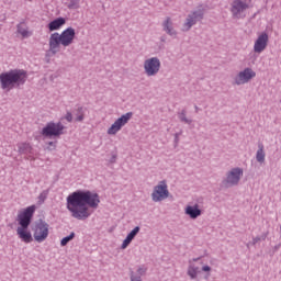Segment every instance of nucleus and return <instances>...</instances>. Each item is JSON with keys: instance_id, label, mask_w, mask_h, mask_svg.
<instances>
[{"instance_id": "f704fd0d", "label": "nucleus", "mask_w": 281, "mask_h": 281, "mask_svg": "<svg viewBox=\"0 0 281 281\" xmlns=\"http://www.w3.org/2000/svg\"><path fill=\"white\" fill-rule=\"evenodd\" d=\"M199 260H201V257L193 258V259H191L190 261L193 263V262H199Z\"/></svg>"}, {"instance_id": "e433bc0d", "label": "nucleus", "mask_w": 281, "mask_h": 281, "mask_svg": "<svg viewBox=\"0 0 281 281\" xmlns=\"http://www.w3.org/2000/svg\"><path fill=\"white\" fill-rule=\"evenodd\" d=\"M195 111L199 112V106L195 105Z\"/></svg>"}, {"instance_id": "f8f14e48", "label": "nucleus", "mask_w": 281, "mask_h": 281, "mask_svg": "<svg viewBox=\"0 0 281 281\" xmlns=\"http://www.w3.org/2000/svg\"><path fill=\"white\" fill-rule=\"evenodd\" d=\"M47 236H49V224L41 221L35 225L33 238L36 243H45Z\"/></svg>"}, {"instance_id": "473e14b6", "label": "nucleus", "mask_w": 281, "mask_h": 281, "mask_svg": "<svg viewBox=\"0 0 281 281\" xmlns=\"http://www.w3.org/2000/svg\"><path fill=\"white\" fill-rule=\"evenodd\" d=\"M137 273H138V277L142 278V276H144V273H146V268H138Z\"/></svg>"}, {"instance_id": "5701e85b", "label": "nucleus", "mask_w": 281, "mask_h": 281, "mask_svg": "<svg viewBox=\"0 0 281 281\" xmlns=\"http://www.w3.org/2000/svg\"><path fill=\"white\" fill-rule=\"evenodd\" d=\"M75 115V122H85V108L79 106Z\"/></svg>"}, {"instance_id": "4c0bfd02", "label": "nucleus", "mask_w": 281, "mask_h": 281, "mask_svg": "<svg viewBox=\"0 0 281 281\" xmlns=\"http://www.w3.org/2000/svg\"><path fill=\"white\" fill-rule=\"evenodd\" d=\"M160 41H161V43H164L166 40H165V38H161Z\"/></svg>"}, {"instance_id": "4be33fe9", "label": "nucleus", "mask_w": 281, "mask_h": 281, "mask_svg": "<svg viewBox=\"0 0 281 281\" xmlns=\"http://www.w3.org/2000/svg\"><path fill=\"white\" fill-rule=\"evenodd\" d=\"M265 157H266L265 145L260 144L259 149L257 150V154H256V159L259 164H265Z\"/></svg>"}, {"instance_id": "423d86ee", "label": "nucleus", "mask_w": 281, "mask_h": 281, "mask_svg": "<svg viewBox=\"0 0 281 281\" xmlns=\"http://www.w3.org/2000/svg\"><path fill=\"white\" fill-rule=\"evenodd\" d=\"M203 16H205V9L199 8L194 11H191L190 14L187 15L184 23L182 24V32H190L199 21H203Z\"/></svg>"}, {"instance_id": "1a4fd4ad", "label": "nucleus", "mask_w": 281, "mask_h": 281, "mask_svg": "<svg viewBox=\"0 0 281 281\" xmlns=\"http://www.w3.org/2000/svg\"><path fill=\"white\" fill-rule=\"evenodd\" d=\"M65 135V125L61 122H48L45 127L42 128V136L52 139L54 137H60Z\"/></svg>"}, {"instance_id": "dca6fc26", "label": "nucleus", "mask_w": 281, "mask_h": 281, "mask_svg": "<svg viewBox=\"0 0 281 281\" xmlns=\"http://www.w3.org/2000/svg\"><path fill=\"white\" fill-rule=\"evenodd\" d=\"M142 228L139 226L134 227L128 235L126 236V238L123 240L122 245H121V249H126V247H128V245H131V243H133V240L135 239V236H137L139 234V231Z\"/></svg>"}, {"instance_id": "c85d7f7f", "label": "nucleus", "mask_w": 281, "mask_h": 281, "mask_svg": "<svg viewBox=\"0 0 281 281\" xmlns=\"http://www.w3.org/2000/svg\"><path fill=\"white\" fill-rule=\"evenodd\" d=\"M251 78H256V71L247 69V80H251Z\"/></svg>"}, {"instance_id": "2f4dec72", "label": "nucleus", "mask_w": 281, "mask_h": 281, "mask_svg": "<svg viewBox=\"0 0 281 281\" xmlns=\"http://www.w3.org/2000/svg\"><path fill=\"white\" fill-rule=\"evenodd\" d=\"M131 281H142V277L135 276V273H131Z\"/></svg>"}, {"instance_id": "72a5a7b5", "label": "nucleus", "mask_w": 281, "mask_h": 281, "mask_svg": "<svg viewBox=\"0 0 281 281\" xmlns=\"http://www.w3.org/2000/svg\"><path fill=\"white\" fill-rule=\"evenodd\" d=\"M181 133H176L175 134V144H179V137H180Z\"/></svg>"}, {"instance_id": "c756f323", "label": "nucleus", "mask_w": 281, "mask_h": 281, "mask_svg": "<svg viewBox=\"0 0 281 281\" xmlns=\"http://www.w3.org/2000/svg\"><path fill=\"white\" fill-rule=\"evenodd\" d=\"M65 120H67L68 122H74V114H71V112H67L65 115Z\"/></svg>"}, {"instance_id": "0eeeda50", "label": "nucleus", "mask_w": 281, "mask_h": 281, "mask_svg": "<svg viewBox=\"0 0 281 281\" xmlns=\"http://www.w3.org/2000/svg\"><path fill=\"white\" fill-rule=\"evenodd\" d=\"M143 69L147 78H155L161 71V59L159 57H149L144 60Z\"/></svg>"}, {"instance_id": "bb28decb", "label": "nucleus", "mask_w": 281, "mask_h": 281, "mask_svg": "<svg viewBox=\"0 0 281 281\" xmlns=\"http://www.w3.org/2000/svg\"><path fill=\"white\" fill-rule=\"evenodd\" d=\"M201 271H203L204 273H206L205 280H207V278H210V276H212V267H210V266H203V267L201 268Z\"/></svg>"}, {"instance_id": "20e7f679", "label": "nucleus", "mask_w": 281, "mask_h": 281, "mask_svg": "<svg viewBox=\"0 0 281 281\" xmlns=\"http://www.w3.org/2000/svg\"><path fill=\"white\" fill-rule=\"evenodd\" d=\"M34 212H36V206L31 205L18 214V223L20 226L16 228V235L22 243L30 244L34 240L32 232L29 229Z\"/></svg>"}, {"instance_id": "b1692460", "label": "nucleus", "mask_w": 281, "mask_h": 281, "mask_svg": "<svg viewBox=\"0 0 281 281\" xmlns=\"http://www.w3.org/2000/svg\"><path fill=\"white\" fill-rule=\"evenodd\" d=\"M187 113L188 112L186 110H182L178 112V117L180 122H183L184 124H192V120L188 119Z\"/></svg>"}, {"instance_id": "393cba45", "label": "nucleus", "mask_w": 281, "mask_h": 281, "mask_svg": "<svg viewBox=\"0 0 281 281\" xmlns=\"http://www.w3.org/2000/svg\"><path fill=\"white\" fill-rule=\"evenodd\" d=\"M66 5L68 10H78L80 8V0H69Z\"/></svg>"}, {"instance_id": "6e6552de", "label": "nucleus", "mask_w": 281, "mask_h": 281, "mask_svg": "<svg viewBox=\"0 0 281 281\" xmlns=\"http://www.w3.org/2000/svg\"><path fill=\"white\" fill-rule=\"evenodd\" d=\"M170 198V191L168 190V182L166 180H161L154 187L151 192V201L154 203H161V201H166V199Z\"/></svg>"}, {"instance_id": "a211bd4d", "label": "nucleus", "mask_w": 281, "mask_h": 281, "mask_svg": "<svg viewBox=\"0 0 281 281\" xmlns=\"http://www.w3.org/2000/svg\"><path fill=\"white\" fill-rule=\"evenodd\" d=\"M16 32L22 36V38H30L32 36V31H30V27H27V24L24 22H21L16 25Z\"/></svg>"}, {"instance_id": "6ab92c4d", "label": "nucleus", "mask_w": 281, "mask_h": 281, "mask_svg": "<svg viewBox=\"0 0 281 281\" xmlns=\"http://www.w3.org/2000/svg\"><path fill=\"white\" fill-rule=\"evenodd\" d=\"M33 150L34 148H32L30 143L18 144V153H20V155H32Z\"/></svg>"}, {"instance_id": "ddd939ff", "label": "nucleus", "mask_w": 281, "mask_h": 281, "mask_svg": "<svg viewBox=\"0 0 281 281\" xmlns=\"http://www.w3.org/2000/svg\"><path fill=\"white\" fill-rule=\"evenodd\" d=\"M268 45H269V34H267V32L260 33L254 44L255 54H258V55L262 54V52L267 49Z\"/></svg>"}, {"instance_id": "f257e3e1", "label": "nucleus", "mask_w": 281, "mask_h": 281, "mask_svg": "<svg viewBox=\"0 0 281 281\" xmlns=\"http://www.w3.org/2000/svg\"><path fill=\"white\" fill-rule=\"evenodd\" d=\"M99 205L100 195L89 190H78L66 198V207L72 218H77V221H87L91 216L89 207L98 210Z\"/></svg>"}, {"instance_id": "2eb2a0df", "label": "nucleus", "mask_w": 281, "mask_h": 281, "mask_svg": "<svg viewBox=\"0 0 281 281\" xmlns=\"http://www.w3.org/2000/svg\"><path fill=\"white\" fill-rule=\"evenodd\" d=\"M184 213L187 214V216H189L193 221H195V218H199V216H201V214H203L201 209H199V204L188 205L184 209Z\"/></svg>"}, {"instance_id": "f03ea898", "label": "nucleus", "mask_w": 281, "mask_h": 281, "mask_svg": "<svg viewBox=\"0 0 281 281\" xmlns=\"http://www.w3.org/2000/svg\"><path fill=\"white\" fill-rule=\"evenodd\" d=\"M76 41V29L69 26L61 33H52L48 40V52L52 56H56L60 52V47H69Z\"/></svg>"}, {"instance_id": "39448f33", "label": "nucleus", "mask_w": 281, "mask_h": 281, "mask_svg": "<svg viewBox=\"0 0 281 281\" xmlns=\"http://www.w3.org/2000/svg\"><path fill=\"white\" fill-rule=\"evenodd\" d=\"M245 175V169L241 167H233L225 172V178L222 180V188H234L240 183V179Z\"/></svg>"}, {"instance_id": "7ed1b4c3", "label": "nucleus", "mask_w": 281, "mask_h": 281, "mask_svg": "<svg viewBox=\"0 0 281 281\" xmlns=\"http://www.w3.org/2000/svg\"><path fill=\"white\" fill-rule=\"evenodd\" d=\"M27 82V71L23 69H11L0 74V88L2 91L19 89Z\"/></svg>"}, {"instance_id": "412c9836", "label": "nucleus", "mask_w": 281, "mask_h": 281, "mask_svg": "<svg viewBox=\"0 0 281 281\" xmlns=\"http://www.w3.org/2000/svg\"><path fill=\"white\" fill-rule=\"evenodd\" d=\"M247 82V68L240 71L235 78L233 85H245Z\"/></svg>"}, {"instance_id": "9b49d317", "label": "nucleus", "mask_w": 281, "mask_h": 281, "mask_svg": "<svg viewBox=\"0 0 281 281\" xmlns=\"http://www.w3.org/2000/svg\"><path fill=\"white\" fill-rule=\"evenodd\" d=\"M133 117V112H127L123 115H121L119 119L115 120V122L108 128V135H117L122 128H124V125L131 122V119Z\"/></svg>"}, {"instance_id": "f3484780", "label": "nucleus", "mask_w": 281, "mask_h": 281, "mask_svg": "<svg viewBox=\"0 0 281 281\" xmlns=\"http://www.w3.org/2000/svg\"><path fill=\"white\" fill-rule=\"evenodd\" d=\"M199 273H201V268L192 263V261H189L187 274L189 276L190 280H196L199 278Z\"/></svg>"}, {"instance_id": "a878e982", "label": "nucleus", "mask_w": 281, "mask_h": 281, "mask_svg": "<svg viewBox=\"0 0 281 281\" xmlns=\"http://www.w3.org/2000/svg\"><path fill=\"white\" fill-rule=\"evenodd\" d=\"M74 238H76V233H70V235L64 237L61 240H60V246L61 247H66V245L74 240Z\"/></svg>"}, {"instance_id": "4468645a", "label": "nucleus", "mask_w": 281, "mask_h": 281, "mask_svg": "<svg viewBox=\"0 0 281 281\" xmlns=\"http://www.w3.org/2000/svg\"><path fill=\"white\" fill-rule=\"evenodd\" d=\"M162 32H166L168 36L171 38H177L179 36V32L175 29V22H172V18L167 16L161 23Z\"/></svg>"}, {"instance_id": "9d476101", "label": "nucleus", "mask_w": 281, "mask_h": 281, "mask_svg": "<svg viewBox=\"0 0 281 281\" xmlns=\"http://www.w3.org/2000/svg\"><path fill=\"white\" fill-rule=\"evenodd\" d=\"M231 8L229 12L232 14V19H235L236 21L240 19H245L247 11V1L245 0H232L231 1Z\"/></svg>"}, {"instance_id": "c9c22d12", "label": "nucleus", "mask_w": 281, "mask_h": 281, "mask_svg": "<svg viewBox=\"0 0 281 281\" xmlns=\"http://www.w3.org/2000/svg\"><path fill=\"white\" fill-rule=\"evenodd\" d=\"M115 159H117V156H112L111 164H115Z\"/></svg>"}, {"instance_id": "aec40b11", "label": "nucleus", "mask_w": 281, "mask_h": 281, "mask_svg": "<svg viewBox=\"0 0 281 281\" xmlns=\"http://www.w3.org/2000/svg\"><path fill=\"white\" fill-rule=\"evenodd\" d=\"M65 23H66L65 18H57L56 20L49 22L48 30L50 32H54L56 30H60V27H63V25H65Z\"/></svg>"}, {"instance_id": "7c9ffc66", "label": "nucleus", "mask_w": 281, "mask_h": 281, "mask_svg": "<svg viewBox=\"0 0 281 281\" xmlns=\"http://www.w3.org/2000/svg\"><path fill=\"white\" fill-rule=\"evenodd\" d=\"M40 201H42V203L45 201V199H47V191L42 192L38 195Z\"/></svg>"}, {"instance_id": "cd10ccee", "label": "nucleus", "mask_w": 281, "mask_h": 281, "mask_svg": "<svg viewBox=\"0 0 281 281\" xmlns=\"http://www.w3.org/2000/svg\"><path fill=\"white\" fill-rule=\"evenodd\" d=\"M58 144V142H48L47 143V147L46 150H56V145Z\"/></svg>"}]
</instances>
